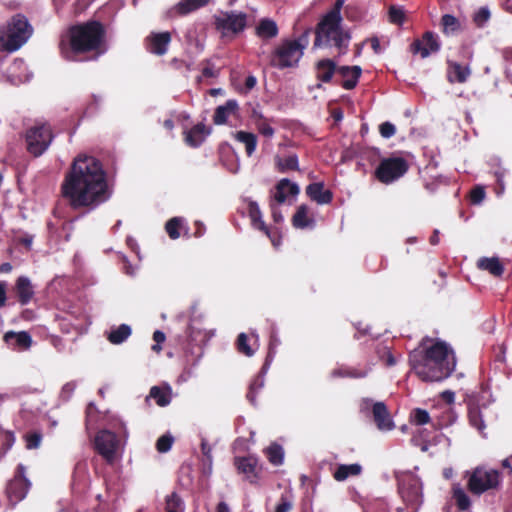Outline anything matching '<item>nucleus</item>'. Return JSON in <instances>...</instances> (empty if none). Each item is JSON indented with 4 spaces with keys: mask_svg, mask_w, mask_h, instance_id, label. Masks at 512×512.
<instances>
[{
    "mask_svg": "<svg viewBox=\"0 0 512 512\" xmlns=\"http://www.w3.org/2000/svg\"><path fill=\"white\" fill-rule=\"evenodd\" d=\"M94 448L108 463H113L120 449V441L115 433L101 430L94 438Z\"/></svg>",
    "mask_w": 512,
    "mask_h": 512,
    "instance_id": "9",
    "label": "nucleus"
},
{
    "mask_svg": "<svg viewBox=\"0 0 512 512\" xmlns=\"http://www.w3.org/2000/svg\"><path fill=\"white\" fill-rule=\"evenodd\" d=\"M441 24L444 28V32H456L460 29L459 20L450 14H445L442 16Z\"/></svg>",
    "mask_w": 512,
    "mask_h": 512,
    "instance_id": "45",
    "label": "nucleus"
},
{
    "mask_svg": "<svg viewBox=\"0 0 512 512\" xmlns=\"http://www.w3.org/2000/svg\"><path fill=\"white\" fill-rule=\"evenodd\" d=\"M42 440V435L40 433L34 432L26 435V447L28 449H36L39 447Z\"/></svg>",
    "mask_w": 512,
    "mask_h": 512,
    "instance_id": "53",
    "label": "nucleus"
},
{
    "mask_svg": "<svg viewBox=\"0 0 512 512\" xmlns=\"http://www.w3.org/2000/svg\"><path fill=\"white\" fill-rule=\"evenodd\" d=\"M477 266L481 270L488 271L495 277H500L504 272V266L497 257H483L477 262Z\"/></svg>",
    "mask_w": 512,
    "mask_h": 512,
    "instance_id": "29",
    "label": "nucleus"
},
{
    "mask_svg": "<svg viewBox=\"0 0 512 512\" xmlns=\"http://www.w3.org/2000/svg\"><path fill=\"white\" fill-rule=\"evenodd\" d=\"M131 327L127 324H121L120 326L112 329L108 334V340L112 344H121L131 335Z\"/></svg>",
    "mask_w": 512,
    "mask_h": 512,
    "instance_id": "37",
    "label": "nucleus"
},
{
    "mask_svg": "<svg viewBox=\"0 0 512 512\" xmlns=\"http://www.w3.org/2000/svg\"><path fill=\"white\" fill-rule=\"evenodd\" d=\"M410 418L411 422L416 425H424L430 421L429 413L426 410L420 408L413 410Z\"/></svg>",
    "mask_w": 512,
    "mask_h": 512,
    "instance_id": "46",
    "label": "nucleus"
},
{
    "mask_svg": "<svg viewBox=\"0 0 512 512\" xmlns=\"http://www.w3.org/2000/svg\"><path fill=\"white\" fill-rule=\"evenodd\" d=\"M269 462L275 466L283 463L284 452L280 445L272 444L265 450Z\"/></svg>",
    "mask_w": 512,
    "mask_h": 512,
    "instance_id": "41",
    "label": "nucleus"
},
{
    "mask_svg": "<svg viewBox=\"0 0 512 512\" xmlns=\"http://www.w3.org/2000/svg\"><path fill=\"white\" fill-rule=\"evenodd\" d=\"M253 117L255 119L257 129L262 135L269 138L274 135V129L262 118L261 115L254 112Z\"/></svg>",
    "mask_w": 512,
    "mask_h": 512,
    "instance_id": "44",
    "label": "nucleus"
},
{
    "mask_svg": "<svg viewBox=\"0 0 512 512\" xmlns=\"http://www.w3.org/2000/svg\"><path fill=\"white\" fill-rule=\"evenodd\" d=\"M29 482L22 476H16L12 479L7 486V496L9 501L15 505L25 498L28 489Z\"/></svg>",
    "mask_w": 512,
    "mask_h": 512,
    "instance_id": "15",
    "label": "nucleus"
},
{
    "mask_svg": "<svg viewBox=\"0 0 512 512\" xmlns=\"http://www.w3.org/2000/svg\"><path fill=\"white\" fill-rule=\"evenodd\" d=\"M278 27L275 21L265 18L262 19L255 32H277Z\"/></svg>",
    "mask_w": 512,
    "mask_h": 512,
    "instance_id": "52",
    "label": "nucleus"
},
{
    "mask_svg": "<svg viewBox=\"0 0 512 512\" xmlns=\"http://www.w3.org/2000/svg\"><path fill=\"white\" fill-rule=\"evenodd\" d=\"M62 196L73 209H94L110 198L106 172L93 156L79 155L61 185Z\"/></svg>",
    "mask_w": 512,
    "mask_h": 512,
    "instance_id": "1",
    "label": "nucleus"
},
{
    "mask_svg": "<svg viewBox=\"0 0 512 512\" xmlns=\"http://www.w3.org/2000/svg\"><path fill=\"white\" fill-rule=\"evenodd\" d=\"M308 207L300 205L292 218L293 226L296 228L304 229L314 225V219L308 215Z\"/></svg>",
    "mask_w": 512,
    "mask_h": 512,
    "instance_id": "33",
    "label": "nucleus"
},
{
    "mask_svg": "<svg viewBox=\"0 0 512 512\" xmlns=\"http://www.w3.org/2000/svg\"><path fill=\"white\" fill-rule=\"evenodd\" d=\"M95 0H76L73 4V14L79 15L83 13Z\"/></svg>",
    "mask_w": 512,
    "mask_h": 512,
    "instance_id": "56",
    "label": "nucleus"
},
{
    "mask_svg": "<svg viewBox=\"0 0 512 512\" xmlns=\"http://www.w3.org/2000/svg\"><path fill=\"white\" fill-rule=\"evenodd\" d=\"M471 74L468 66L453 61H448V80L451 83H465Z\"/></svg>",
    "mask_w": 512,
    "mask_h": 512,
    "instance_id": "27",
    "label": "nucleus"
},
{
    "mask_svg": "<svg viewBox=\"0 0 512 512\" xmlns=\"http://www.w3.org/2000/svg\"><path fill=\"white\" fill-rule=\"evenodd\" d=\"M343 5L344 0H336L333 7L323 15L314 32H338Z\"/></svg>",
    "mask_w": 512,
    "mask_h": 512,
    "instance_id": "13",
    "label": "nucleus"
},
{
    "mask_svg": "<svg viewBox=\"0 0 512 512\" xmlns=\"http://www.w3.org/2000/svg\"><path fill=\"white\" fill-rule=\"evenodd\" d=\"M170 34H151L146 38L147 49L156 55H163L167 51Z\"/></svg>",
    "mask_w": 512,
    "mask_h": 512,
    "instance_id": "21",
    "label": "nucleus"
},
{
    "mask_svg": "<svg viewBox=\"0 0 512 512\" xmlns=\"http://www.w3.org/2000/svg\"><path fill=\"white\" fill-rule=\"evenodd\" d=\"M274 163H275L276 169L280 173H285L289 170H292V171L299 170L298 157L295 154H290L285 157L276 155L274 158Z\"/></svg>",
    "mask_w": 512,
    "mask_h": 512,
    "instance_id": "32",
    "label": "nucleus"
},
{
    "mask_svg": "<svg viewBox=\"0 0 512 512\" xmlns=\"http://www.w3.org/2000/svg\"><path fill=\"white\" fill-rule=\"evenodd\" d=\"M18 300L22 305L28 304L34 296V288L28 277L20 276L15 284Z\"/></svg>",
    "mask_w": 512,
    "mask_h": 512,
    "instance_id": "24",
    "label": "nucleus"
},
{
    "mask_svg": "<svg viewBox=\"0 0 512 512\" xmlns=\"http://www.w3.org/2000/svg\"><path fill=\"white\" fill-rule=\"evenodd\" d=\"M471 202L473 204H479L485 197V191L483 187H475L470 194Z\"/></svg>",
    "mask_w": 512,
    "mask_h": 512,
    "instance_id": "57",
    "label": "nucleus"
},
{
    "mask_svg": "<svg viewBox=\"0 0 512 512\" xmlns=\"http://www.w3.org/2000/svg\"><path fill=\"white\" fill-rule=\"evenodd\" d=\"M210 0H181L175 10L179 15H186L199 8L206 6Z\"/></svg>",
    "mask_w": 512,
    "mask_h": 512,
    "instance_id": "36",
    "label": "nucleus"
},
{
    "mask_svg": "<svg viewBox=\"0 0 512 512\" xmlns=\"http://www.w3.org/2000/svg\"><path fill=\"white\" fill-rule=\"evenodd\" d=\"M379 131L382 137L390 138L396 133V128L391 122H384L380 125Z\"/></svg>",
    "mask_w": 512,
    "mask_h": 512,
    "instance_id": "55",
    "label": "nucleus"
},
{
    "mask_svg": "<svg viewBox=\"0 0 512 512\" xmlns=\"http://www.w3.org/2000/svg\"><path fill=\"white\" fill-rule=\"evenodd\" d=\"M201 451H202V454L208 460L209 464H211V462H212V448H211V446L208 444V442L205 439H202Z\"/></svg>",
    "mask_w": 512,
    "mask_h": 512,
    "instance_id": "58",
    "label": "nucleus"
},
{
    "mask_svg": "<svg viewBox=\"0 0 512 512\" xmlns=\"http://www.w3.org/2000/svg\"><path fill=\"white\" fill-rule=\"evenodd\" d=\"M264 386V380L262 377L257 376L253 379L249 386V391L247 393V398L251 403H255L256 400V392L259 391Z\"/></svg>",
    "mask_w": 512,
    "mask_h": 512,
    "instance_id": "47",
    "label": "nucleus"
},
{
    "mask_svg": "<svg viewBox=\"0 0 512 512\" xmlns=\"http://www.w3.org/2000/svg\"><path fill=\"white\" fill-rule=\"evenodd\" d=\"M490 18L491 13L487 7H480L472 16V20L477 28H484Z\"/></svg>",
    "mask_w": 512,
    "mask_h": 512,
    "instance_id": "42",
    "label": "nucleus"
},
{
    "mask_svg": "<svg viewBox=\"0 0 512 512\" xmlns=\"http://www.w3.org/2000/svg\"><path fill=\"white\" fill-rule=\"evenodd\" d=\"M102 34H66L61 39L60 49L62 55L68 60H76V55L97 49Z\"/></svg>",
    "mask_w": 512,
    "mask_h": 512,
    "instance_id": "4",
    "label": "nucleus"
},
{
    "mask_svg": "<svg viewBox=\"0 0 512 512\" xmlns=\"http://www.w3.org/2000/svg\"><path fill=\"white\" fill-rule=\"evenodd\" d=\"M467 488L475 494L481 495L492 489H497L501 483L500 473L494 469L477 467L470 473H467Z\"/></svg>",
    "mask_w": 512,
    "mask_h": 512,
    "instance_id": "5",
    "label": "nucleus"
},
{
    "mask_svg": "<svg viewBox=\"0 0 512 512\" xmlns=\"http://www.w3.org/2000/svg\"><path fill=\"white\" fill-rule=\"evenodd\" d=\"M116 16L113 4H105L85 23L70 26L66 32H107Z\"/></svg>",
    "mask_w": 512,
    "mask_h": 512,
    "instance_id": "6",
    "label": "nucleus"
},
{
    "mask_svg": "<svg viewBox=\"0 0 512 512\" xmlns=\"http://www.w3.org/2000/svg\"><path fill=\"white\" fill-rule=\"evenodd\" d=\"M249 215L251 218V221L255 228L263 231L272 241L274 246L278 245V242L272 238L270 231L264 221L262 220V214L260 211V208L256 202H251L249 204Z\"/></svg>",
    "mask_w": 512,
    "mask_h": 512,
    "instance_id": "28",
    "label": "nucleus"
},
{
    "mask_svg": "<svg viewBox=\"0 0 512 512\" xmlns=\"http://www.w3.org/2000/svg\"><path fill=\"white\" fill-rule=\"evenodd\" d=\"M400 494L404 502L414 509H417L423 502L422 486L419 479L408 477L400 485Z\"/></svg>",
    "mask_w": 512,
    "mask_h": 512,
    "instance_id": "11",
    "label": "nucleus"
},
{
    "mask_svg": "<svg viewBox=\"0 0 512 512\" xmlns=\"http://www.w3.org/2000/svg\"><path fill=\"white\" fill-rule=\"evenodd\" d=\"M441 397L445 402H447L448 404H451L454 402L455 394H454V392L447 390V391L442 392Z\"/></svg>",
    "mask_w": 512,
    "mask_h": 512,
    "instance_id": "62",
    "label": "nucleus"
},
{
    "mask_svg": "<svg viewBox=\"0 0 512 512\" xmlns=\"http://www.w3.org/2000/svg\"><path fill=\"white\" fill-rule=\"evenodd\" d=\"M153 340L156 343L161 344V343H163L165 341V334L162 331L156 330L153 333Z\"/></svg>",
    "mask_w": 512,
    "mask_h": 512,
    "instance_id": "63",
    "label": "nucleus"
},
{
    "mask_svg": "<svg viewBox=\"0 0 512 512\" xmlns=\"http://www.w3.org/2000/svg\"><path fill=\"white\" fill-rule=\"evenodd\" d=\"M453 498L456 502L457 507L461 511L467 510L471 505L468 495L465 493V491L460 485H455L453 487Z\"/></svg>",
    "mask_w": 512,
    "mask_h": 512,
    "instance_id": "40",
    "label": "nucleus"
},
{
    "mask_svg": "<svg viewBox=\"0 0 512 512\" xmlns=\"http://www.w3.org/2000/svg\"><path fill=\"white\" fill-rule=\"evenodd\" d=\"M218 74L217 70L215 69V67L210 64L209 62H207L205 64V66L203 67L202 69V75L204 77H207V78H210V77H216Z\"/></svg>",
    "mask_w": 512,
    "mask_h": 512,
    "instance_id": "59",
    "label": "nucleus"
},
{
    "mask_svg": "<svg viewBox=\"0 0 512 512\" xmlns=\"http://www.w3.org/2000/svg\"><path fill=\"white\" fill-rule=\"evenodd\" d=\"M6 32H33V27L24 14L18 13L8 21Z\"/></svg>",
    "mask_w": 512,
    "mask_h": 512,
    "instance_id": "30",
    "label": "nucleus"
},
{
    "mask_svg": "<svg viewBox=\"0 0 512 512\" xmlns=\"http://www.w3.org/2000/svg\"><path fill=\"white\" fill-rule=\"evenodd\" d=\"M370 405L372 406L373 419L378 429L381 431L393 429L394 423L384 402L372 403V400L364 399L361 408L365 410L368 409Z\"/></svg>",
    "mask_w": 512,
    "mask_h": 512,
    "instance_id": "12",
    "label": "nucleus"
},
{
    "mask_svg": "<svg viewBox=\"0 0 512 512\" xmlns=\"http://www.w3.org/2000/svg\"><path fill=\"white\" fill-rule=\"evenodd\" d=\"M4 341L8 344L14 345L16 348L21 350L29 349L32 344V338L26 331H8L4 335Z\"/></svg>",
    "mask_w": 512,
    "mask_h": 512,
    "instance_id": "25",
    "label": "nucleus"
},
{
    "mask_svg": "<svg viewBox=\"0 0 512 512\" xmlns=\"http://www.w3.org/2000/svg\"><path fill=\"white\" fill-rule=\"evenodd\" d=\"M6 289H7L6 282L0 281V307L5 306V304H6Z\"/></svg>",
    "mask_w": 512,
    "mask_h": 512,
    "instance_id": "61",
    "label": "nucleus"
},
{
    "mask_svg": "<svg viewBox=\"0 0 512 512\" xmlns=\"http://www.w3.org/2000/svg\"><path fill=\"white\" fill-rule=\"evenodd\" d=\"M470 424L475 427L481 434L484 435L485 424L479 407L470 406L468 411Z\"/></svg>",
    "mask_w": 512,
    "mask_h": 512,
    "instance_id": "39",
    "label": "nucleus"
},
{
    "mask_svg": "<svg viewBox=\"0 0 512 512\" xmlns=\"http://www.w3.org/2000/svg\"><path fill=\"white\" fill-rule=\"evenodd\" d=\"M389 20L394 24H402L405 20L404 11L401 8H397L395 6H391L389 8Z\"/></svg>",
    "mask_w": 512,
    "mask_h": 512,
    "instance_id": "51",
    "label": "nucleus"
},
{
    "mask_svg": "<svg viewBox=\"0 0 512 512\" xmlns=\"http://www.w3.org/2000/svg\"><path fill=\"white\" fill-rule=\"evenodd\" d=\"M52 139L53 134L48 125L33 126L26 133L27 149L35 157H38L47 150Z\"/></svg>",
    "mask_w": 512,
    "mask_h": 512,
    "instance_id": "7",
    "label": "nucleus"
},
{
    "mask_svg": "<svg viewBox=\"0 0 512 512\" xmlns=\"http://www.w3.org/2000/svg\"><path fill=\"white\" fill-rule=\"evenodd\" d=\"M271 211H272V217L275 222L280 223L283 221V216L281 212L279 211L278 207L276 206V203L271 202L270 203Z\"/></svg>",
    "mask_w": 512,
    "mask_h": 512,
    "instance_id": "60",
    "label": "nucleus"
},
{
    "mask_svg": "<svg viewBox=\"0 0 512 512\" xmlns=\"http://www.w3.org/2000/svg\"><path fill=\"white\" fill-rule=\"evenodd\" d=\"M337 73L343 77L342 87L344 89H353L358 82L361 75V68L359 66H340Z\"/></svg>",
    "mask_w": 512,
    "mask_h": 512,
    "instance_id": "23",
    "label": "nucleus"
},
{
    "mask_svg": "<svg viewBox=\"0 0 512 512\" xmlns=\"http://www.w3.org/2000/svg\"><path fill=\"white\" fill-rule=\"evenodd\" d=\"M338 67L330 59H321L315 64V74L317 80L328 83L337 72Z\"/></svg>",
    "mask_w": 512,
    "mask_h": 512,
    "instance_id": "22",
    "label": "nucleus"
},
{
    "mask_svg": "<svg viewBox=\"0 0 512 512\" xmlns=\"http://www.w3.org/2000/svg\"><path fill=\"white\" fill-rule=\"evenodd\" d=\"M306 194L316 203L323 205L332 201L333 194L330 190L324 189V184L321 182L309 184L306 187Z\"/></svg>",
    "mask_w": 512,
    "mask_h": 512,
    "instance_id": "20",
    "label": "nucleus"
},
{
    "mask_svg": "<svg viewBox=\"0 0 512 512\" xmlns=\"http://www.w3.org/2000/svg\"><path fill=\"white\" fill-rule=\"evenodd\" d=\"M292 507V501L287 496L282 495L279 503L275 507V512H290Z\"/></svg>",
    "mask_w": 512,
    "mask_h": 512,
    "instance_id": "54",
    "label": "nucleus"
},
{
    "mask_svg": "<svg viewBox=\"0 0 512 512\" xmlns=\"http://www.w3.org/2000/svg\"><path fill=\"white\" fill-rule=\"evenodd\" d=\"M307 45L308 39L305 36L284 40L273 51L270 64L278 69L297 67Z\"/></svg>",
    "mask_w": 512,
    "mask_h": 512,
    "instance_id": "3",
    "label": "nucleus"
},
{
    "mask_svg": "<svg viewBox=\"0 0 512 512\" xmlns=\"http://www.w3.org/2000/svg\"><path fill=\"white\" fill-rule=\"evenodd\" d=\"M149 397L153 398L159 406H167L171 402V389L170 387L153 386L150 389Z\"/></svg>",
    "mask_w": 512,
    "mask_h": 512,
    "instance_id": "35",
    "label": "nucleus"
},
{
    "mask_svg": "<svg viewBox=\"0 0 512 512\" xmlns=\"http://www.w3.org/2000/svg\"><path fill=\"white\" fill-rule=\"evenodd\" d=\"M408 168V162L404 158L391 157L383 159L380 162L375 174L380 182L390 184L402 177L407 172Z\"/></svg>",
    "mask_w": 512,
    "mask_h": 512,
    "instance_id": "8",
    "label": "nucleus"
},
{
    "mask_svg": "<svg viewBox=\"0 0 512 512\" xmlns=\"http://www.w3.org/2000/svg\"><path fill=\"white\" fill-rule=\"evenodd\" d=\"M237 348L240 353L248 357L254 354V350L247 343V335L245 333H240L238 335Z\"/></svg>",
    "mask_w": 512,
    "mask_h": 512,
    "instance_id": "49",
    "label": "nucleus"
},
{
    "mask_svg": "<svg viewBox=\"0 0 512 512\" xmlns=\"http://www.w3.org/2000/svg\"><path fill=\"white\" fill-rule=\"evenodd\" d=\"M316 39L314 42L315 47H323L328 45H333L339 48L340 50L343 47H346L350 36L349 34H316Z\"/></svg>",
    "mask_w": 512,
    "mask_h": 512,
    "instance_id": "18",
    "label": "nucleus"
},
{
    "mask_svg": "<svg viewBox=\"0 0 512 512\" xmlns=\"http://www.w3.org/2000/svg\"><path fill=\"white\" fill-rule=\"evenodd\" d=\"M234 464L239 473L244 474L250 483H255L258 479L257 465L258 461L252 456L235 457Z\"/></svg>",
    "mask_w": 512,
    "mask_h": 512,
    "instance_id": "17",
    "label": "nucleus"
},
{
    "mask_svg": "<svg viewBox=\"0 0 512 512\" xmlns=\"http://www.w3.org/2000/svg\"><path fill=\"white\" fill-rule=\"evenodd\" d=\"M184 505L181 498L176 494L172 493L166 498V512H183Z\"/></svg>",
    "mask_w": 512,
    "mask_h": 512,
    "instance_id": "43",
    "label": "nucleus"
},
{
    "mask_svg": "<svg viewBox=\"0 0 512 512\" xmlns=\"http://www.w3.org/2000/svg\"><path fill=\"white\" fill-rule=\"evenodd\" d=\"M215 26L218 30L242 32L247 27V14L236 11L222 13L215 18Z\"/></svg>",
    "mask_w": 512,
    "mask_h": 512,
    "instance_id": "10",
    "label": "nucleus"
},
{
    "mask_svg": "<svg viewBox=\"0 0 512 512\" xmlns=\"http://www.w3.org/2000/svg\"><path fill=\"white\" fill-rule=\"evenodd\" d=\"M362 472V467L358 463L342 464L337 467L333 476L337 481H344L350 476H358Z\"/></svg>",
    "mask_w": 512,
    "mask_h": 512,
    "instance_id": "34",
    "label": "nucleus"
},
{
    "mask_svg": "<svg viewBox=\"0 0 512 512\" xmlns=\"http://www.w3.org/2000/svg\"><path fill=\"white\" fill-rule=\"evenodd\" d=\"M428 339L421 342L422 350L410 353L409 362L416 375L426 382H438L449 377L455 369L453 350L443 341L428 346Z\"/></svg>",
    "mask_w": 512,
    "mask_h": 512,
    "instance_id": "2",
    "label": "nucleus"
},
{
    "mask_svg": "<svg viewBox=\"0 0 512 512\" xmlns=\"http://www.w3.org/2000/svg\"><path fill=\"white\" fill-rule=\"evenodd\" d=\"M75 387L76 385L74 383H67L63 386L62 393L70 396L74 392Z\"/></svg>",
    "mask_w": 512,
    "mask_h": 512,
    "instance_id": "64",
    "label": "nucleus"
},
{
    "mask_svg": "<svg viewBox=\"0 0 512 512\" xmlns=\"http://www.w3.org/2000/svg\"><path fill=\"white\" fill-rule=\"evenodd\" d=\"M299 192L300 188L296 183L291 182L287 178H283L276 184L271 202L282 204L286 201L288 195L297 196Z\"/></svg>",
    "mask_w": 512,
    "mask_h": 512,
    "instance_id": "16",
    "label": "nucleus"
},
{
    "mask_svg": "<svg viewBox=\"0 0 512 512\" xmlns=\"http://www.w3.org/2000/svg\"><path fill=\"white\" fill-rule=\"evenodd\" d=\"M210 131L202 123L195 125L185 133V141L191 147L200 146Z\"/></svg>",
    "mask_w": 512,
    "mask_h": 512,
    "instance_id": "26",
    "label": "nucleus"
},
{
    "mask_svg": "<svg viewBox=\"0 0 512 512\" xmlns=\"http://www.w3.org/2000/svg\"><path fill=\"white\" fill-rule=\"evenodd\" d=\"M235 139L245 145L246 153L251 156L257 145V137L253 133L238 131L235 134Z\"/></svg>",
    "mask_w": 512,
    "mask_h": 512,
    "instance_id": "38",
    "label": "nucleus"
},
{
    "mask_svg": "<svg viewBox=\"0 0 512 512\" xmlns=\"http://www.w3.org/2000/svg\"><path fill=\"white\" fill-rule=\"evenodd\" d=\"M173 437L170 435L161 436L156 443V448L160 453L168 452L171 449Z\"/></svg>",
    "mask_w": 512,
    "mask_h": 512,
    "instance_id": "50",
    "label": "nucleus"
},
{
    "mask_svg": "<svg viewBox=\"0 0 512 512\" xmlns=\"http://www.w3.org/2000/svg\"><path fill=\"white\" fill-rule=\"evenodd\" d=\"M180 219L179 218H172L170 219L166 225L165 229L167 234L171 239H177L180 236L179 228H180Z\"/></svg>",
    "mask_w": 512,
    "mask_h": 512,
    "instance_id": "48",
    "label": "nucleus"
},
{
    "mask_svg": "<svg viewBox=\"0 0 512 512\" xmlns=\"http://www.w3.org/2000/svg\"><path fill=\"white\" fill-rule=\"evenodd\" d=\"M238 109V104L235 100H228L224 105L218 106L214 113V123L221 125L226 123L228 117L235 113Z\"/></svg>",
    "mask_w": 512,
    "mask_h": 512,
    "instance_id": "31",
    "label": "nucleus"
},
{
    "mask_svg": "<svg viewBox=\"0 0 512 512\" xmlns=\"http://www.w3.org/2000/svg\"><path fill=\"white\" fill-rule=\"evenodd\" d=\"M440 41L434 34H423L420 38L415 39L410 45V51L421 58H427L432 53L440 50Z\"/></svg>",
    "mask_w": 512,
    "mask_h": 512,
    "instance_id": "14",
    "label": "nucleus"
},
{
    "mask_svg": "<svg viewBox=\"0 0 512 512\" xmlns=\"http://www.w3.org/2000/svg\"><path fill=\"white\" fill-rule=\"evenodd\" d=\"M28 40L26 34H0V51L12 53Z\"/></svg>",
    "mask_w": 512,
    "mask_h": 512,
    "instance_id": "19",
    "label": "nucleus"
}]
</instances>
